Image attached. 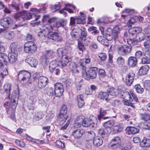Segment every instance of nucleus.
<instances>
[{
    "label": "nucleus",
    "mask_w": 150,
    "mask_h": 150,
    "mask_svg": "<svg viewBox=\"0 0 150 150\" xmlns=\"http://www.w3.org/2000/svg\"><path fill=\"white\" fill-rule=\"evenodd\" d=\"M137 63V58L134 57H130L128 59V65L130 67L135 66Z\"/></svg>",
    "instance_id": "nucleus-27"
},
{
    "label": "nucleus",
    "mask_w": 150,
    "mask_h": 150,
    "mask_svg": "<svg viewBox=\"0 0 150 150\" xmlns=\"http://www.w3.org/2000/svg\"><path fill=\"white\" fill-rule=\"evenodd\" d=\"M68 115L60 112H59L57 118V121L60 126H62L68 118Z\"/></svg>",
    "instance_id": "nucleus-13"
},
{
    "label": "nucleus",
    "mask_w": 150,
    "mask_h": 150,
    "mask_svg": "<svg viewBox=\"0 0 150 150\" xmlns=\"http://www.w3.org/2000/svg\"><path fill=\"white\" fill-rule=\"evenodd\" d=\"M67 108L66 106L65 105H62V107L61 109L60 110V112L67 114Z\"/></svg>",
    "instance_id": "nucleus-63"
},
{
    "label": "nucleus",
    "mask_w": 150,
    "mask_h": 150,
    "mask_svg": "<svg viewBox=\"0 0 150 150\" xmlns=\"http://www.w3.org/2000/svg\"><path fill=\"white\" fill-rule=\"evenodd\" d=\"M10 53H17V43L16 42L11 43L10 46Z\"/></svg>",
    "instance_id": "nucleus-38"
},
{
    "label": "nucleus",
    "mask_w": 150,
    "mask_h": 150,
    "mask_svg": "<svg viewBox=\"0 0 150 150\" xmlns=\"http://www.w3.org/2000/svg\"><path fill=\"white\" fill-rule=\"evenodd\" d=\"M112 104L113 106H119L121 103V102L120 100H113L112 102Z\"/></svg>",
    "instance_id": "nucleus-62"
},
{
    "label": "nucleus",
    "mask_w": 150,
    "mask_h": 150,
    "mask_svg": "<svg viewBox=\"0 0 150 150\" xmlns=\"http://www.w3.org/2000/svg\"><path fill=\"white\" fill-rule=\"evenodd\" d=\"M85 84L84 83L83 81V80H82L79 81L78 83L76 85V88L77 91H80V88L83 85Z\"/></svg>",
    "instance_id": "nucleus-57"
},
{
    "label": "nucleus",
    "mask_w": 150,
    "mask_h": 150,
    "mask_svg": "<svg viewBox=\"0 0 150 150\" xmlns=\"http://www.w3.org/2000/svg\"><path fill=\"white\" fill-rule=\"evenodd\" d=\"M72 6L73 8L75 9L76 7L75 6L73 5L72 4H67L65 5V7L62 10H59V11L60 13L63 14L64 17H65L67 15V13L64 11V10H66L68 11L70 13H74L73 11L71 9L68 8V7Z\"/></svg>",
    "instance_id": "nucleus-15"
},
{
    "label": "nucleus",
    "mask_w": 150,
    "mask_h": 150,
    "mask_svg": "<svg viewBox=\"0 0 150 150\" xmlns=\"http://www.w3.org/2000/svg\"><path fill=\"white\" fill-rule=\"evenodd\" d=\"M98 132L99 134L103 138L104 137L103 136L105 135L110 133L108 132V131H107V129L105 128V129L103 128L99 129Z\"/></svg>",
    "instance_id": "nucleus-50"
},
{
    "label": "nucleus",
    "mask_w": 150,
    "mask_h": 150,
    "mask_svg": "<svg viewBox=\"0 0 150 150\" xmlns=\"http://www.w3.org/2000/svg\"><path fill=\"white\" fill-rule=\"evenodd\" d=\"M79 66H77L76 64L74 62H71L69 63V67L73 73H79V71L78 69Z\"/></svg>",
    "instance_id": "nucleus-26"
},
{
    "label": "nucleus",
    "mask_w": 150,
    "mask_h": 150,
    "mask_svg": "<svg viewBox=\"0 0 150 150\" xmlns=\"http://www.w3.org/2000/svg\"><path fill=\"white\" fill-rule=\"evenodd\" d=\"M130 45H123L118 46L117 50L118 54L121 56H125L130 53L132 50Z\"/></svg>",
    "instance_id": "nucleus-5"
},
{
    "label": "nucleus",
    "mask_w": 150,
    "mask_h": 150,
    "mask_svg": "<svg viewBox=\"0 0 150 150\" xmlns=\"http://www.w3.org/2000/svg\"><path fill=\"white\" fill-rule=\"evenodd\" d=\"M38 86L40 89L45 87L48 82V79L44 76L39 77L38 78Z\"/></svg>",
    "instance_id": "nucleus-12"
},
{
    "label": "nucleus",
    "mask_w": 150,
    "mask_h": 150,
    "mask_svg": "<svg viewBox=\"0 0 150 150\" xmlns=\"http://www.w3.org/2000/svg\"><path fill=\"white\" fill-rule=\"evenodd\" d=\"M85 133V131L84 129L79 128L74 130L72 132V134L75 138L79 139Z\"/></svg>",
    "instance_id": "nucleus-16"
},
{
    "label": "nucleus",
    "mask_w": 150,
    "mask_h": 150,
    "mask_svg": "<svg viewBox=\"0 0 150 150\" xmlns=\"http://www.w3.org/2000/svg\"><path fill=\"white\" fill-rule=\"evenodd\" d=\"M80 32L81 34V38L85 40L87 35V33L86 29L84 27H82L80 29Z\"/></svg>",
    "instance_id": "nucleus-43"
},
{
    "label": "nucleus",
    "mask_w": 150,
    "mask_h": 150,
    "mask_svg": "<svg viewBox=\"0 0 150 150\" xmlns=\"http://www.w3.org/2000/svg\"><path fill=\"white\" fill-rule=\"evenodd\" d=\"M98 56L100 59V60L102 61H104L106 58L107 55L106 53L103 52L99 53Z\"/></svg>",
    "instance_id": "nucleus-52"
},
{
    "label": "nucleus",
    "mask_w": 150,
    "mask_h": 150,
    "mask_svg": "<svg viewBox=\"0 0 150 150\" xmlns=\"http://www.w3.org/2000/svg\"><path fill=\"white\" fill-rule=\"evenodd\" d=\"M139 42L138 39H137V36L135 38H133L132 39H129L127 40V42L128 44L130 45H134Z\"/></svg>",
    "instance_id": "nucleus-40"
},
{
    "label": "nucleus",
    "mask_w": 150,
    "mask_h": 150,
    "mask_svg": "<svg viewBox=\"0 0 150 150\" xmlns=\"http://www.w3.org/2000/svg\"><path fill=\"white\" fill-rule=\"evenodd\" d=\"M108 93H109V95L115 96L117 93V90L113 87H112L108 90Z\"/></svg>",
    "instance_id": "nucleus-44"
},
{
    "label": "nucleus",
    "mask_w": 150,
    "mask_h": 150,
    "mask_svg": "<svg viewBox=\"0 0 150 150\" xmlns=\"http://www.w3.org/2000/svg\"><path fill=\"white\" fill-rule=\"evenodd\" d=\"M19 94V90L18 88L12 93L11 106L13 110H14L16 109Z\"/></svg>",
    "instance_id": "nucleus-6"
},
{
    "label": "nucleus",
    "mask_w": 150,
    "mask_h": 150,
    "mask_svg": "<svg viewBox=\"0 0 150 150\" xmlns=\"http://www.w3.org/2000/svg\"><path fill=\"white\" fill-rule=\"evenodd\" d=\"M59 62L56 60L50 62V64L49 68L50 71H53V69L56 68V67L59 66Z\"/></svg>",
    "instance_id": "nucleus-37"
},
{
    "label": "nucleus",
    "mask_w": 150,
    "mask_h": 150,
    "mask_svg": "<svg viewBox=\"0 0 150 150\" xmlns=\"http://www.w3.org/2000/svg\"><path fill=\"white\" fill-rule=\"evenodd\" d=\"M64 25V20L60 19L58 20L57 19L55 23L53 25H48V28L51 31H56L58 30V28L61 26L63 27Z\"/></svg>",
    "instance_id": "nucleus-10"
},
{
    "label": "nucleus",
    "mask_w": 150,
    "mask_h": 150,
    "mask_svg": "<svg viewBox=\"0 0 150 150\" xmlns=\"http://www.w3.org/2000/svg\"><path fill=\"white\" fill-rule=\"evenodd\" d=\"M37 49L36 44L32 41H29L25 44L24 46L25 52L28 53H33L35 52Z\"/></svg>",
    "instance_id": "nucleus-7"
},
{
    "label": "nucleus",
    "mask_w": 150,
    "mask_h": 150,
    "mask_svg": "<svg viewBox=\"0 0 150 150\" xmlns=\"http://www.w3.org/2000/svg\"><path fill=\"white\" fill-rule=\"evenodd\" d=\"M88 30L89 32H91L93 31L91 33L92 34L94 35L98 33L99 32V31L97 30V28L96 27L94 26H91L89 27L88 29Z\"/></svg>",
    "instance_id": "nucleus-53"
},
{
    "label": "nucleus",
    "mask_w": 150,
    "mask_h": 150,
    "mask_svg": "<svg viewBox=\"0 0 150 150\" xmlns=\"http://www.w3.org/2000/svg\"><path fill=\"white\" fill-rule=\"evenodd\" d=\"M55 144L56 146L58 148H64V143L60 141L57 140Z\"/></svg>",
    "instance_id": "nucleus-59"
},
{
    "label": "nucleus",
    "mask_w": 150,
    "mask_h": 150,
    "mask_svg": "<svg viewBox=\"0 0 150 150\" xmlns=\"http://www.w3.org/2000/svg\"><path fill=\"white\" fill-rule=\"evenodd\" d=\"M45 93L49 99H52L54 98V90L53 88L48 87L45 90Z\"/></svg>",
    "instance_id": "nucleus-29"
},
{
    "label": "nucleus",
    "mask_w": 150,
    "mask_h": 150,
    "mask_svg": "<svg viewBox=\"0 0 150 150\" xmlns=\"http://www.w3.org/2000/svg\"><path fill=\"white\" fill-rule=\"evenodd\" d=\"M138 127L142 129H145L147 130H150V122H141L138 125Z\"/></svg>",
    "instance_id": "nucleus-36"
},
{
    "label": "nucleus",
    "mask_w": 150,
    "mask_h": 150,
    "mask_svg": "<svg viewBox=\"0 0 150 150\" xmlns=\"http://www.w3.org/2000/svg\"><path fill=\"white\" fill-rule=\"evenodd\" d=\"M134 78V74L132 71L129 72L126 76L125 80L126 85L130 86L132 83Z\"/></svg>",
    "instance_id": "nucleus-14"
},
{
    "label": "nucleus",
    "mask_w": 150,
    "mask_h": 150,
    "mask_svg": "<svg viewBox=\"0 0 150 150\" xmlns=\"http://www.w3.org/2000/svg\"><path fill=\"white\" fill-rule=\"evenodd\" d=\"M47 37L49 39H52L57 42L61 41V37L56 32L49 31L47 35Z\"/></svg>",
    "instance_id": "nucleus-11"
},
{
    "label": "nucleus",
    "mask_w": 150,
    "mask_h": 150,
    "mask_svg": "<svg viewBox=\"0 0 150 150\" xmlns=\"http://www.w3.org/2000/svg\"><path fill=\"white\" fill-rule=\"evenodd\" d=\"M35 17V15L34 13H25L22 17V18L23 20H29L30 18L33 19V17Z\"/></svg>",
    "instance_id": "nucleus-42"
},
{
    "label": "nucleus",
    "mask_w": 150,
    "mask_h": 150,
    "mask_svg": "<svg viewBox=\"0 0 150 150\" xmlns=\"http://www.w3.org/2000/svg\"><path fill=\"white\" fill-rule=\"evenodd\" d=\"M98 97L101 100H105L106 101L108 102L110 99L109 98V93L108 92H100L98 94Z\"/></svg>",
    "instance_id": "nucleus-24"
},
{
    "label": "nucleus",
    "mask_w": 150,
    "mask_h": 150,
    "mask_svg": "<svg viewBox=\"0 0 150 150\" xmlns=\"http://www.w3.org/2000/svg\"><path fill=\"white\" fill-rule=\"evenodd\" d=\"M80 16L75 18L76 23L77 24L83 23L85 20L86 15L82 12H80Z\"/></svg>",
    "instance_id": "nucleus-28"
},
{
    "label": "nucleus",
    "mask_w": 150,
    "mask_h": 150,
    "mask_svg": "<svg viewBox=\"0 0 150 150\" xmlns=\"http://www.w3.org/2000/svg\"><path fill=\"white\" fill-rule=\"evenodd\" d=\"M140 119L145 121H147L150 120V114L148 113H139Z\"/></svg>",
    "instance_id": "nucleus-35"
},
{
    "label": "nucleus",
    "mask_w": 150,
    "mask_h": 150,
    "mask_svg": "<svg viewBox=\"0 0 150 150\" xmlns=\"http://www.w3.org/2000/svg\"><path fill=\"white\" fill-rule=\"evenodd\" d=\"M103 143V140L102 138L99 137H97L94 138L93 140V145L96 147L101 145Z\"/></svg>",
    "instance_id": "nucleus-30"
},
{
    "label": "nucleus",
    "mask_w": 150,
    "mask_h": 150,
    "mask_svg": "<svg viewBox=\"0 0 150 150\" xmlns=\"http://www.w3.org/2000/svg\"><path fill=\"white\" fill-rule=\"evenodd\" d=\"M14 36V33L12 32H7L5 34V36L8 39H11Z\"/></svg>",
    "instance_id": "nucleus-55"
},
{
    "label": "nucleus",
    "mask_w": 150,
    "mask_h": 150,
    "mask_svg": "<svg viewBox=\"0 0 150 150\" xmlns=\"http://www.w3.org/2000/svg\"><path fill=\"white\" fill-rule=\"evenodd\" d=\"M98 74L100 78H104L106 76L105 71L102 69H99L98 70Z\"/></svg>",
    "instance_id": "nucleus-47"
},
{
    "label": "nucleus",
    "mask_w": 150,
    "mask_h": 150,
    "mask_svg": "<svg viewBox=\"0 0 150 150\" xmlns=\"http://www.w3.org/2000/svg\"><path fill=\"white\" fill-rule=\"evenodd\" d=\"M114 124V121L113 120H110L107 122H104L103 126L107 129L109 133L111 132V128L113 126Z\"/></svg>",
    "instance_id": "nucleus-21"
},
{
    "label": "nucleus",
    "mask_w": 150,
    "mask_h": 150,
    "mask_svg": "<svg viewBox=\"0 0 150 150\" xmlns=\"http://www.w3.org/2000/svg\"><path fill=\"white\" fill-rule=\"evenodd\" d=\"M145 40L144 42L143 45L146 49H148L150 48V39L149 38Z\"/></svg>",
    "instance_id": "nucleus-54"
},
{
    "label": "nucleus",
    "mask_w": 150,
    "mask_h": 150,
    "mask_svg": "<svg viewBox=\"0 0 150 150\" xmlns=\"http://www.w3.org/2000/svg\"><path fill=\"white\" fill-rule=\"evenodd\" d=\"M131 148V144L129 142L124 143L122 146L121 150H129Z\"/></svg>",
    "instance_id": "nucleus-46"
},
{
    "label": "nucleus",
    "mask_w": 150,
    "mask_h": 150,
    "mask_svg": "<svg viewBox=\"0 0 150 150\" xmlns=\"http://www.w3.org/2000/svg\"><path fill=\"white\" fill-rule=\"evenodd\" d=\"M116 62L118 66L121 67L125 64V60L124 58L120 56L117 58Z\"/></svg>",
    "instance_id": "nucleus-41"
},
{
    "label": "nucleus",
    "mask_w": 150,
    "mask_h": 150,
    "mask_svg": "<svg viewBox=\"0 0 150 150\" xmlns=\"http://www.w3.org/2000/svg\"><path fill=\"white\" fill-rule=\"evenodd\" d=\"M127 133L128 134H135L138 133L139 131V129L134 127H130L127 128Z\"/></svg>",
    "instance_id": "nucleus-33"
},
{
    "label": "nucleus",
    "mask_w": 150,
    "mask_h": 150,
    "mask_svg": "<svg viewBox=\"0 0 150 150\" xmlns=\"http://www.w3.org/2000/svg\"><path fill=\"white\" fill-rule=\"evenodd\" d=\"M48 28V25L38 33V36L42 39H45L47 37L49 31H51Z\"/></svg>",
    "instance_id": "nucleus-20"
},
{
    "label": "nucleus",
    "mask_w": 150,
    "mask_h": 150,
    "mask_svg": "<svg viewBox=\"0 0 150 150\" xmlns=\"http://www.w3.org/2000/svg\"><path fill=\"white\" fill-rule=\"evenodd\" d=\"M54 93L56 96L59 97L62 95L64 91V88L62 83H55L54 84Z\"/></svg>",
    "instance_id": "nucleus-9"
},
{
    "label": "nucleus",
    "mask_w": 150,
    "mask_h": 150,
    "mask_svg": "<svg viewBox=\"0 0 150 150\" xmlns=\"http://www.w3.org/2000/svg\"><path fill=\"white\" fill-rule=\"evenodd\" d=\"M141 147H148L150 146V139L144 137L140 144Z\"/></svg>",
    "instance_id": "nucleus-31"
},
{
    "label": "nucleus",
    "mask_w": 150,
    "mask_h": 150,
    "mask_svg": "<svg viewBox=\"0 0 150 150\" xmlns=\"http://www.w3.org/2000/svg\"><path fill=\"white\" fill-rule=\"evenodd\" d=\"M19 5L18 4L16 3L10 4L9 5L10 8L11 7L13 8L17 11H18L19 10Z\"/></svg>",
    "instance_id": "nucleus-60"
},
{
    "label": "nucleus",
    "mask_w": 150,
    "mask_h": 150,
    "mask_svg": "<svg viewBox=\"0 0 150 150\" xmlns=\"http://www.w3.org/2000/svg\"><path fill=\"white\" fill-rule=\"evenodd\" d=\"M85 138L87 141H91L93 139L95 136L94 132L93 131H89L85 132Z\"/></svg>",
    "instance_id": "nucleus-25"
},
{
    "label": "nucleus",
    "mask_w": 150,
    "mask_h": 150,
    "mask_svg": "<svg viewBox=\"0 0 150 150\" xmlns=\"http://www.w3.org/2000/svg\"><path fill=\"white\" fill-rule=\"evenodd\" d=\"M30 77V73L25 71H21L18 73V78L20 83L23 85L28 83Z\"/></svg>",
    "instance_id": "nucleus-2"
},
{
    "label": "nucleus",
    "mask_w": 150,
    "mask_h": 150,
    "mask_svg": "<svg viewBox=\"0 0 150 150\" xmlns=\"http://www.w3.org/2000/svg\"><path fill=\"white\" fill-rule=\"evenodd\" d=\"M120 30L119 27L118 26H116L113 28L111 33H106L105 38L108 41H111L112 40L115 41L118 38Z\"/></svg>",
    "instance_id": "nucleus-4"
},
{
    "label": "nucleus",
    "mask_w": 150,
    "mask_h": 150,
    "mask_svg": "<svg viewBox=\"0 0 150 150\" xmlns=\"http://www.w3.org/2000/svg\"><path fill=\"white\" fill-rule=\"evenodd\" d=\"M43 116L42 112H36L34 116V119L36 120H39L41 119Z\"/></svg>",
    "instance_id": "nucleus-49"
},
{
    "label": "nucleus",
    "mask_w": 150,
    "mask_h": 150,
    "mask_svg": "<svg viewBox=\"0 0 150 150\" xmlns=\"http://www.w3.org/2000/svg\"><path fill=\"white\" fill-rule=\"evenodd\" d=\"M13 23V20L10 17H6L1 20L0 25L6 29H7L11 26Z\"/></svg>",
    "instance_id": "nucleus-8"
},
{
    "label": "nucleus",
    "mask_w": 150,
    "mask_h": 150,
    "mask_svg": "<svg viewBox=\"0 0 150 150\" xmlns=\"http://www.w3.org/2000/svg\"><path fill=\"white\" fill-rule=\"evenodd\" d=\"M26 61L32 67H35L38 64V62L37 59L33 57H30L27 59Z\"/></svg>",
    "instance_id": "nucleus-23"
},
{
    "label": "nucleus",
    "mask_w": 150,
    "mask_h": 150,
    "mask_svg": "<svg viewBox=\"0 0 150 150\" xmlns=\"http://www.w3.org/2000/svg\"><path fill=\"white\" fill-rule=\"evenodd\" d=\"M141 63L143 64H150V60L147 58L144 57L142 59Z\"/></svg>",
    "instance_id": "nucleus-61"
},
{
    "label": "nucleus",
    "mask_w": 150,
    "mask_h": 150,
    "mask_svg": "<svg viewBox=\"0 0 150 150\" xmlns=\"http://www.w3.org/2000/svg\"><path fill=\"white\" fill-rule=\"evenodd\" d=\"M97 40L101 44L108 47L109 45L108 41L106 38L103 36H98L97 38Z\"/></svg>",
    "instance_id": "nucleus-34"
},
{
    "label": "nucleus",
    "mask_w": 150,
    "mask_h": 150,
    "mask_svg": "<svg viewBox=\"0 0 150 150\" xmlns=\"http://www.w3.org/2000/svg\"><path fill=\"white\" fill-rule=\"evenodd\" d=\"M80 65L82 69V75L83 78L88 81L96 78L98 70L97 67H91L87 72L86 71V67L85 66L84 63L81 62Z\"/></svg>",
    "instance_id": "nucleus-1"
},
{
    "label": "nucleus",
    "mask_w": 150,
    "mask_h": 150,
    "mask_svg": "<svg viewBox=\"0 0 150 150\" xmlns=\"http://www.w3.org/2000/svg\"><path fill=\"white\" fill-rule=\"evenodd\" d=\"M70 59V57L66 55L62 56L61 61L59 62V66L62 68L66 66L67 64L69 62Z\"/></svg>",
    "instance_id": "nucleus-19"
},
{
    "label": "nucleus",
    "mask_w": 150,
    "mask_h": 150,
    "mask_svg": "<svg viewBox=\"0 0 150 150\" xmlns=\"http://www.w3.org/2000/svg\"><path fill=\"white\" fill-rule=\"evenodd\" d=\"M137 39H138L139 41L145 40L149 38V36L146 35L144 33H141L137 35Z\"/></svg>",
    "instance_id": "nucleus-39"
},
{
    "label": "nucleus",
    "mask_w": 150,
    "mask_h": 150,
    "mask_svg": "<svg viewBox=\"0 0 150 150\" xmlns=\"http://www.w3.org/2000/svg\"><path fill=\"white\" fill-rule=\"evenodd\" d=\"M4 93L7 95V98L10 99L11 94V85L10 83H6L3 86Z\"/></svg>",
    "instance_id": "nucleus-17"
},
{
    "label": "nucleus",
    "mask_w": 150,
    "mask_h": 150,
    "mask_svg": "<svg viewBox=\"0 0 150 150\" xmlns=\"http://www.w3.org/2000/svg\"><path fill=\"white\" fill-rule=\"evenodd\" d=\"M83 127H90L93 129L96 128L97 126V120L96 117L92 116L91 119L85 118L83 120L81 124Z\"/></svg>",
    "instance_id": "nucleus-3"
},
{
    "label": "nucleus",
    "mask_w": 150,
    "mask_h": 150,
    "mask_svg": "<svg viewBox=\"0 0 150 150\" xmlns=\"http://www.w3.org/2000/svg\"><path fill=\"white\" fill-rule=\"evenodd\" d=\"M18 55V53L9 52L7 56L9 62L13 64L16 62L17 60Z\"/></svg>",
    "instance_id": "nucleus-18"
},
{
    "label": "nucleus",
    "mask_w": 150,
    "mask_h": 150,
    "mask_svg": "<svg viewBox=\"0 0 150 150\" xmlns=\"http://www.w3.org/2000/svg\"><path fill=\"white\" fill-rule=\"evenodd\" d=\"M149 69V66L145 65L141 67L139 70V73L141 75H143L147 74V72Z\"/></svg>",
    "instance_id": "nucleus-32"
},
{
    "label": "nucleus",
    "mask_w": 150,
    "mask_h": 150,
    "mask_svg": "<svg viewBox=\"0 0 150 150\" xmlns=\"http://www.w3.org/2000/svg\"><path fill=\"white\" fill-rule=\"evenodd\" d=\"M136 22L135 18H131L129 20L127 23V25L129 27H130L132 26V25L134 24Z\"/></svg>",
    "instance_id": "nucleus-58"
},
{
    "label": "nucleus",
    "mask_w": 150,
    "mask_h": 150,
    "mask_svg": "<svg viewBox=\"0 0 150 150\" xmlns=\"http://www.w3.org/2000/svg\"><path fill=\"white\" fill-rule=\"evenodd\" d=\"M53 52L52 50H49L45 51V56L42 57L41 59L42 63L44 64H46L47 62V57H52L53 54Z\"/></svg>",
    "instance_id": "nucleus-22"
},
{
    "label": "nucleus",
    "mask_w": 150,
    "mask_h": 150,
    "mask_svg": "<svg viewBox=\"0 0 150 150\" xmlns=\"http://www.w3.org/2000/svg\"><path fill=\"white\" fill-rule=\"evenodd\" d=\"M123 129V128L121 125H115L114 128V130L116 133H118L122 131Z\"/></svg>",
    "instance_id": "nucleus-51"
},
{
    "label": "nucleus",
    "mask_w": 150,
    "mask_h": 150,
    "mask_svg": "<svg viewBox=\"0 0 150 150\" xmlns=\"http://www.w3.org/2000/svg\"><path fill=\"white\" fill-rule=\"evenodd\" d=\"M144 86L146 90L150 91V81H145L144 83Z\"/></svg>",
    "instance_id": "nucleus-56"
},
{
    "label": "nucleus",
    "mask_w": 150,
    "mask_h": 150,
    "mask_svg": "<svg viewBox=\"0 0 150 150\" xmlns=\"http://www.w3.org/2000/svg\"><path fill=\"white\" fill-rule=\"evenodd\" d=\"M7 59V56L5 54H0V62H3L6 64H8L6 59Z\"/></svg>",
    "instance_id": "nucleus-48"
},
{
    "label": "nucleus",
    "mask_w": 150,
    "mask_h": 150,
    "mask_svg": "<svg viewBox=\"0 0 150 150\" xmlns=\"http://www.w3.org/2000/svg\"><path fill=\"white\" fill-rule=\"evenodd\" d=\"M134 88L136 91L139 93H142L144 91V89L139 84L136 85L134 87Z\"/></svg>",
    "instance_id": "nucleus-45"
},
{
    "label": "nucleus",
    "mask_w": 150,
    "mask_h": 150,
    "mask_svg": "<svg viewBox=\"0 0 150 150\" xmlns=\"http://www.w3.org/2000/svg\"><path fill=\"white\" fill-rule=\"evenodd\" d=\"M76 21L75 18L74 17H71L70 18V22L69 25L71 26H75Z\"/></svg>",
    "instance_id": "nucleus-64"
}]
</instances>
